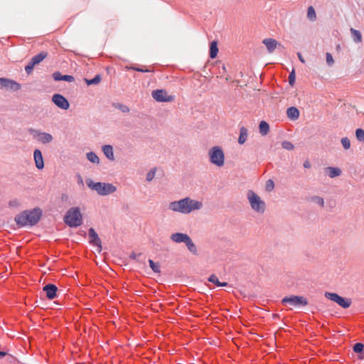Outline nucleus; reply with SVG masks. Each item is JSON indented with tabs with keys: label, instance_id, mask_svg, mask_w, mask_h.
I'll list each match as a JSON object with an SVG mask.
<instances>
[{
	"label": "nucleus",
	"instance_id": "obj_38",
	"mask_svg": "<svg viewBox=\"0 0 364 364\" xmlns=\"http://www.w3.org/2000/svg\"><path fill=\"white\" fill-rule=\"evenodd\" d=\"M36 65L32 63V61L30 60L29 63L25 67V71L28 75L31 74L33 71V69Z\"/></svg>",
	"mask_w": 364,
	"mask_h": 364
},
{
	"label": "nucleus",
	"instance_id": "obj_30",
	"mask_svg": "<svg viewBox=\"0 0 364 364\" xmlns=\"http://www.w3.org/2000/svg\"><path fill=\"white\" fill-rule=\"evenodd\" d=\"M307 18L311 21H314L316 18V14L314 8L312 6H310L307 9Z\"/></svg>",
	"mask_w": 364,
	"mask_h": 364
},
{
	"label": "nucleus",
	"instance_id": "obj_19",
	"mask_svg": "<svg viewBox=\"0 0 364 364\" xmlns=\"http://www.w3.org/2000/svg\"><path fill=\"white\" fill-rule=\"evenodd\" d=\"M53 77L55 81H67V82H73L75 80V78L73 76L70 75H63L60 72H55L53 74Z\"/></svg>",
	"mask_w": 364,
	"mask_h": 364
},
{
	"label": "nucleus",
	"instance_id": "obj_31",
	"mask_svg": "<svg viewBox=\"0 0 364 364\" xmlns=\"http://www.w3.org/2000/svg\"><path fill=\"white\" fill-rule=\"evenodd\" d=\"M149 263L151 269L155 273H160L161 272V268L159 263H155L152 259H149Z\"/></svg>",
	"mask_w": 364,
	"mask_h": 364
},
{
	"label": "nucleus",
	"instance_id": "obj_4",
	"mask_svg": "<svg viewBox=\"0 0 364 364\" xmlns=\"http://www.w3.org/2000/svg\"><path fill=\"white\" fill-rule=\"evenodd\" d=\"M64 222L71 228H77L82 223V216L80 210L77 207L72 208L68 210Z\"/></svg>",
	"mask_w": 364,
	"mask_h": 364
},
{
	"label": "nucleus",
	"instance_id": "obj_23",
	"mask_svg": "<svg viewBox=\"0 0 364 364\" xmlns=\"http://www.w3.org/2000/svg\"><path fill=\"white\" fill-rule=\"evenodd\" d=\"M247 135H248L247 129L245 127H242L240 129V136L238 138V143L240 144H243L247 139Z\"/></svg>",
	"mask_w": 364,
	"mask_h": 364
},
{
	"label": "nucleus",
	"instance_id": "obj_29",
	"mask_svg": "<svg viewBox=\"0 0 364 364\" xmlns=\"http://www.w3.org/2000/svg\"><path fill=\"white\" fill-rule=\"evenodd\" d=\"M311 202L317 204L321 208L324 206V200L322 197L318 196H314L309 198V199Z\"/></svg>",
	"mask_w": 364,
	"mask_h": 364
},
{
	"label": "nucleus",
	"instance_id": "obj_51",
	"mask_svg": "<svg viewBox=\"0 0 364 364\" xmlns=\"http://www.w3.org/2000/svg\"><path fill=\"white\" fill-rule=\"evenodd\" d=\"M130 257L133 258V259H136V255L134 254H132Z\"/></svg>",
	"mask_w": 364,
	"mask_h": 364
},
{
	"label": "nucleus",
	"instance_id": "obj_8",
	"mask_svg": "<svg viewBox=\"0 0 364 364\" xmlns=\"http://www.w3.org/2000/svg\"><path fill=\"white\" fill-rule=\"evenodd\" d=\"M324 296L326 298L336 302L343 309L348 308L351 304V300L350 299L343 298L336 293L325 292Z\"/></svg>",
	"mask_w": 364,
	"mask_h": 364
},
{
	"label": "nucleus",
	"instance_id": "obj_34",
	"mask_svg": "<svg viewBox=\"0 0 364 364\" xmlns=\"http://www.w3.org/2000/svg\"><path fill=\"white\" fill-rule=\"evenodd\" d=\"M341 144L345 150H348L350 147V141L348 137H343L341 140Z\"/></svg>",
	"mask_w": 364,
	"mask_h": 364
},
{
	"label": "nucleus",
	"instance_id": "obj_36",
	"mask_svg": "<svg viewBox=\"0 0 364 364\" xmlns=\"http://www.w3.org/2000/svg\"><path fill=\"white\" fill-rule=\"evenodd\" d=\"M155 174H156V168H154L152 169H151L147 173H146V179L147 181H151L153 180V178H154L155 176Z\"/></svg>",
	"mask_w": 364,
	"mask_h": 364
},
{
	"label": "nucleus",
	"instance_id": "obj_21",
	"mask_svg": "<svg viewBox=\"0 0 364 364\" xmlns=\"http://www.w3.org/2000/svg\"><path fill=\"white\" fill-rule=\"evenodd\" d=\"M288 118L291 120H296L299 117V111L295 107H290L287 110Z\"/></svg>",
	"mask_w": 364,
	"mask_h": 364
},
{
	"label": "nucleus",
	"instance_id": "obj_28",
	"mask_svg": "<svg viewBox=\"0 0 364 364\" xmlns=\"http://www.w3.org/2000/svg\"><path fill=\"white\" fill-rule=\"evenodd\" d=\"M218 52V48L217 46L216 41H212L210 46V57L211 58H215L217 56Z\"/></svg>",
	"mask_w": 364,
	"mask_h": 364
},
{
	"label": "nucleus",
	"instance_id": "obj_49",
	"mask_svg": "<svg viewBox=\"0 0 364 364\" xmlns=\"http://www.w3.org/2000/svg\"><path fill=\"white\" fill-rule=\"evenodd\" d=\"M226 286H228L227 282H220L218 287H226Z\"/></svg>",
	"mask_w": 364,
	"mask_h": 364
},
{
	"label": "nucleus",
	"instance_id": "obj_25",
	"mask_svg": "<svg viewBox=\"0 0 364 364\" xmlns=\"http://www.w3.org/2000/svg\"><path fill=\"white\" fill-rule=\"evenodd\" d=\"M185 245H186V247L188 248V250L192 254H193V255L198 254L197 247L190 237L187 239L186 242H185Z\"/></svg>",
	"mask_w": 364,
	"mask_h": 364
},
{
	"label": "nucleus",
	"instance_id": "obj_10",
	"mask_svg": "<svg viewBox=\"0 0 364 364\" xmlns=\"http://www.w3.org/2000/svg\"><path fill=\"white\" fill-rule=\"evenodd\" d=\"M152 97L159 102H169L174 100V97L168 95L165 90H156L151 93Z\"/></svg>",
	"mask_w": 364,
	"mask_h": 364
},
{
	"label": "nucleus",
	"instance_id": "obj_48",
	"mask_svg": "<svg viewBox=\"0 0 364 364\" xmlns=\"http://www.w3.org/2000/svg\"><path fill=\"white\" fill-rule=\"evenodd\" d=\"M7 355V353L6 352H4V351H0V358H4V356H6Z\"/></svg>",
	"mask_w": 364,
	"mask_h": 364
},
{
	"label": "nucleus",
	"instance_id": "obj_41",
	"mask_svg": "<svg viewBox=\"0 0 364 364\" xmlns=\"http://www.w3.org/2000/svg\"><path fill=\"white\" fill-rule=\"evenodd\" d=\"M274 187V181L272 180V179H269L267 182H266V190L267 191H271L273 190Z\"/></svg>",
	"mask_w": 364,
	"mask_h": 364
},
{
	"label": "nucleus",
	"instance_id": "obj_11",
	"mask_svg": "<svg viewBox=\"0 0 364 364\" xmlns=\"http://www.w3.org/2000/svg\"><path fill=\"white\" fill-rule=\"evenodd\" d=\"M0 89L17 91L21 89V85L13 80L0 77Z\"/></svg>",
	"mask_w": 364,
	"mask_h": 364
},
{
	"label": "nucleus",
	"instance_id": "obj_35",
	"mask_svg": "<svg viewBox=\"0 0 364 364\" xmlns=\"http://www.w3.org/2000/svg\"><path fill=\"white\" fill-rule=\"evenodd\" d=\"M282 146L283 149H284L286 150H289V151L293 150L294 149V144L291 142L288 141H283L282 143Z\"/></svg>",
	"mask_w": 364,
	"mask_h": 364
},
{
	"label": "nucleus",
	"instance_id": "obj_46",
	"mask_svg": "<svg viewBox=\"0 0 364 364\" xmlns=\"http://www.w3.org/2000/svg\"><path fill=\"white\" fill-rule=\"evenodd\" d=\"M297 55H298V58L299 59V60L302 63H305V60L303 58V56L301 55V54L300 53H297Z\"/></svg>",
	"mask_w": 364,
	"mask_h": 364
},
{
	"label": "nucleus",
	"instance_id": "obj_6",
	"mask_svg": "<svg viewBox=\"0 0 364 364\" xmlns=\"http://www.w3.org/2000/svg\"><path fill=\"white\" fill-rule=\"evenodd\" d=\"M247 197L252 209L259 214H262L265 211V203L253 191H247Z\"/></svg>",
	"mask_w": 364,
	"mask_h": 364
},
{
	"label": "nucleus",
	"instance_id": "obj_44",
	"mask_svg": "<svg viewBox=\"0 0 364 364\" xmlns=\"http://www.w3.org/2000/svg\"><path fill=\"white\" fill-rule=\"evenodd\" d=\"M117 107L122 112H129V109L127 105H119Z\"/></svg>",
	"mask_w": 364,
	"mask_h": 364
},
{
	"label": "nucleus",
	"instance_id": "obj_17",
	"mask_svg": "<svg viewBox=\"0 0 364 364\" xmlns=\"http://www.w3.org/2000/svg\"><path fill=\"white\" fill-rule=\"evenodd\" d=\"M262 43L264 45H265L268 52L270 53L276 49L277 45L279 44L275 39L271 38H264L262 41Z\"/></svg>",
	"mask_w": 364,
	"mask_h": 364
},
{
	"label": "nucleus",
	"instance_id": "obj_33",
	"mask_svg": "<svg viewBox=\"0 0 364 364\" xmlns=\"http://www.w3.org/2000/svg\"><path fill=\"white\" fill-rule=\"evenodd\" d=\"M355 136L359 141H364V130L358 128L355 130Z\"/></svg>",
	"mask_w": 364,
	"mask_h": 364
},
{
	"label": "nucleus",
	"instance_id": "obj_39",
	"mask_svg": "<svg viewBox=\"0 0 364 364\" xmlns=\"http://www.w3.org/2000/svg\"><path fill=\"white\" fill-rule=\"evenodd\" d=\"M208 281L210 282H212L213 284H215L217 287L219 286V283L220 282L218 278V277L215 274H211L209 278H208Z\"/></svg>",
	"mask_w": 364,
	"mask_h": 364
},
{
	"label": "nucleus",
	"instance_id": "obj_18",
	"mask_svg": "<svg viewBox=\"0 0 364 364\" xmlns=\"http://www.w3.org/2000/svg\"><path fill=\"white\" fill-rule=\"evenodd\" d=\"M102 151L107 159L114 161V150L112 145L107 144L102 146Z\"/></svg>",
	"mask_w": 364,
	"mask_h": 364
},
{
	"label": "nucleus",
	"instance_id": "obj_7",
	"mask_svg": "<svg viewBox=\"0 0 364 364\" xmlns=\"http://www.w3.org/2000/svg\"><path fill=\"white\" fill-rule=\"evenodd\" d=\"M282 303L284 305H289L293 307L299 308L304 306L308 304V300L302 296L291 295L285 296L282 299Z\"/></svg>",
	"mask_w": 364,
	"mask_h": 364
},
{
	"label": "nucleus",
	"instance_id": "obj_12",
	"mask_svg": "<svg viewBox=\"0 0 364 364\" xmlns=\"http://www.w3.org/2000/svg\"><path fill=\"white\" fill-rule=\"evenodd\" d=\"M53 102L60 109L67 110L70 107L68 100L60 94H55L52 97Z\"/></svg>",
	"mask_w": 364,
	"mask_h": 364
},
{
	"label": "nucleus",
	"instance_id": "obj_22",
	"mask_svg": "<svg viewBox=\"0 0 364 364\" xmlns=\"http://www.w3.org/2000/svg\"><path fill=\"white\" fill-rule=\"evenodd\" d=\"M350 31L353 40L355 43H359L362 42V34L358 30L351 28L350 29Z\"/></svg>",
	"mask_w": 364,
	"mask_h": 364
},
{
	"label": "nucleus",
	"instance_id": "obj_26",
	"mask_svg": "<svg viewBox=\"0 0 364 364\" xmlns=\"http://www.w3.org/2000/svg\"><path fill=\"white\" fill-rule=\"evenodd\" d=\"M259 133L262 136H265L268 134V132L269 131V126L268 123L266 122L265 121H262L259 123Z\"/></svg>",
	"mask_w": 364,
	"mask_h": 364
},
{
	"label": "nucleus",
	"instance_id": "obj_1",
	"mask_svg": "<svg viewBox=\"0 0 364 364\" xmlns=\"http://www.w3.org/2000/svg\"><path fill=\"white\" fill-rule=\"evenodd\" d=\"M203 205L200 200H194L190 197H186L178 200L172 201L168 205V208L173 212L181 214H190L193 211L202 209Z\"/></svg>",
	"mask_w": 364,
	"mask_h": 364
},
{
	"label": "nucleus",
	"instance_id": "obj_45",
	"mask_svg": "<svg viewBox=\"0 0 364 364\" xmlns=\"http://www.w3.org/2000/svg\"><path fill=\"white\" fill-rule=\"evenodd\" d=\"M303 165L305 168H309L311 166V163L307 160L304 162Z\"/></svg>",
	"mask_w": 364,
	"mask_h": 364
},
{
	"label": "nucleus",
	"instance_id": "obj_40",
	"mask_svg": "<svg viewBox=\"0 0 364 364\" xmlns=\"http://www.w3.org/2000/svg\"><path fill=\"white\" fill-rule=\"evenodd\" d=\"M364 346L361 343H357L353 346V350L355 353H361L363 350Z\"/></svg>",
	"mask_w": 364,
	"mask_h": 364
},
{
	"label": "nucleus",
	"instance_id": "obj_9",
	"mask_svg": "<svg viewBox=\"0 0 364 364\" xmlns=\"http://www.w3.org/2000/svg\"><path fill=\"white\" fill-rule=\"evenodd\" d=\"M29 132L31 134H33V137L36 140L43 144H49L53 139V136L47 132H43L33 129H31Z\"/></svg>",
	"mask_w": 364,
	"mask_h": 364
},
{
	"label": "nucleus",
	"instance_id": "obj_52",
	"mask_svg": "<svg viewBox=\"0 0 364 364\" xmlns=\"http://www.w3.org/2000/svg\"><path fill=\"white\" fill-rule=\"evenodd\" d=\"M223 70L224 71H225V65H223Z\"/></svg>",
	"mask_w": 364,
	"mask_h": 364
},
{
	"label": "nucleus",
	"instance_id": "obj_20",
	"mask_svg": "<svg viewBox=\"0 0 364 364\" xmlns=\"http://www.w3.org/2000/svg\"><path fill=\"white\" fill-rule=\"evenodd\" d=\"M325 172L331 178L339 176L342 173L341 168L332 166L326 168Z\"/></svg>",
	"mask_w": 364,
	"mask_h": 364
},
{
	"label": "nucleus",
	"instance_id": "obj_3",
	"mask_svg": "<svg viewBox=\"0 0 364 364\" xmlns=\"http://www.w3.org/2000/svg\"><path fill=\"white\" fill-rule=\"evenodd\" d=\"M87 186L100 196H107L116 191L117 188L109 183L94 182L92 179L86 181Z\"/></svg>",
	"mask_w": 364,
	"mask_h": 364
},
{
	"label": "nucleus",
	"instance_id": "obj_42",
	"mask_svg": "<svg viewBox=\"0 0 364 364\" xmlns=\"http://www.w3.org/2000/svg\"><path fill=\"white\" fill-rule=\"evenodd\" d=\"M295 82V71L293 70L289 75V83L291 86L294 85Z\"/></svg>",
	"mask_w": 364,
	"mask_h": 364
},
{
	"label": "nucleus",
	"instance_id": "obj_27",
	"mask_svg": "<svg viewBox=\"0 0 364 364\" xmlns=\"http://www.w3.org/2000/svg\"><path fill=\"white\" fill-rule=\"evenodd\" d=\"M86 157L87 160L93 164H100V159L97 156V155L93 152L90 151L86 154Z\"/></svg>",
	"mask_w": 364,
	"mask_h": 364
},
{
	"label": "nucleus",
	"instance_id": "obj_47",
	"mask_svg": "<svg viewBox=\"0 0 364 364\" xmlns=\"http://www.w3.org/2000/svg\"><path fill=\"white\" fill-rule=\"evenodd\" d=\"M132 69L138 71V72H141V73H146V72H148V70H143L141 68H132Z\"/></svg>",
	"mask_w": 364,
	"mask_h": 364
},
{
	"label": "nucleus",
	"instance_id": "obj_43",
	"mask_svg": "<svg viewBox=\"0 0 364 364\" xmlns=\"http://www.w3.org/2000/svg\"><path fill=\"white\" fill-rule=\"evenodd\" d=\"M326 63L328 65H332L334 63L332 55L330 53H326Z\"/></svg>",
	"mask_w": 364,
	"mask_h": 364
},
{
	"label": "nucleus",
	"instance_id": "obj_14",
	"mask_svg": "<svg viewBox=\"0 0 364 364\" xmlns=\"http://www.w3.org/2000/svg\"><path fill=\"white\" fill-rule=\"evenodd\" d=\"M43 290L46 292L48 299H53L56 296L58 287L55 284H48L43 287Z\"/></svg>",
	"mask_w": 364,
	"mask_h": 364
},
{
	"label": "nucleus",
	"instance_id": "obj_16",
	"mask_svg": "<svg viewBox=\"0 0 364 364\" xmlns=\"http://www.w3.org/2000/svg\"><path fill=\"white\" fill-rule=\"evenodd\" d=\"M189 235L188 234L183 232H175L170 236L171 241L176 243H185Z\"/></svg>",
	"mask_w": 364,
	"mask_h": 364
},
{
	"label": "nucleus",
	"instance_id": "obj_2",
	"mask_svg": "<svg viewBox=\"0 0 364 364\" xmlns=\"http://www.w3.org/2000/svg\"><path fill=\"white\" fill-rule=\"evenodd\" d=\"M42 215L40 208H34L31 210H24L15 217V221L18 226L35 225L38 223Z\"/></svg>",
	"mask_w": 364,
	"mask_h": 364
},
{
	"label": "nucleus",
	"instance_id": "obj_5",
	"mask_svg": "<svg viewBox=\"0 0 364 364\" xmlns=\"http://www.w3.org/2000/svg\"><path fill=\"white\" fill-rule=\"evenodd\" d=\"M209 161L217 167H223L225 164V154L223 149L219 146L211 147L208 152Z\"/></svg>",
	"mask_w": 364,
	"mask_h": 364
},
{
	"label": "nucleus",
	"instance_id": "obj_50",
	"mask_svg": "<svg viewBox=\"0 0 364 364\" xmlns=\"http://www.w3.org/2000/svg\"><path fill=\"white\" fill-rule=\"evenodd\" d=\"M78 179H79V182L80 183H82V177L80 175L78 176Z\"/></svg>",
	"mask_w": 364,
	"mask_h": 364
},
{
	"label": "nucleus",
	"instance_id": "obj_32",
	"mask_svg": "<svg viewBox=\"0 0 364 364\" xmlns=\"http://www.w3.org/2000/svg\"><path fill=\"white\" fill-rule=\"evenodd\" d=\"M100 81H101V76L100 75H96L92 79L86 80V83L88 85H97V84L100 83Z\"/></svg>",
	"mask_w": 364,
	"mask_h": 364
},
{
	"label": "nucleus",
	"instance_id": "obj_37",
	"mask_svg": "<svg viewBox=\"0 0 364 364\" xmlns=\"http://www.w3.org/2000/svg\"><path fill=\"white\" fill-rule=\"evenodd\" d=\"M9 205L11 208H18L21 205V203L18 199L14 198L9 202Z\"/></svg>",
	"mask_w": 364,
	"mask_h": 364
},
{
	"label": "nucleus",
	"instance_id": "obj_15",
	"mask_svg": "<svg viewBox=\"0 0 364 364\" xmlns=\"http://www.w3.org/2000/svg\"><path fill=\"white\" fill-rule=\"evenodd\" d=\"M33 159L36 166L38 169L41 170L44 168V161L42 152L39 149H35L33 152Z\"/></svg>",
	"mask_w": 364,
	"mask_h": 364
},
{
	"label": "nucleus",
	"instance_id": "obj_13",
	"mask_svg": "<svg viewBox=\"0 0 364 364\" xmlns=\"http://www.w3.org/2000/svg\"><path fill=\"white\" fill-rule=\"evenodd\" d=\"M88 234H89V239H90L89 242H90V243L92 245L97 247V252H100L102 251V242H101V240L99 237L97 233L95 232L94 228H91L88 230Z\"/></svg>",
	"mask_w": 364,
	"mask_h": 364
},
{
	"label": "nucleus",
	"instance_id": "obj_24",
	"mask_svg": "<svg viewBox=\"0 0 364 364\" xmlns=\"http://www.w3.org/2000/svg\"><path fill=\"white\" fill-rule=\"evenodd\" d=\"M47 55L48 54L46 52H41L40 53L34 55L31 60L32 61V63L37 65L43 61Z\"/></svg>",
	"mask_w": 364,
	"mask_h": 364
}]
</instances>
